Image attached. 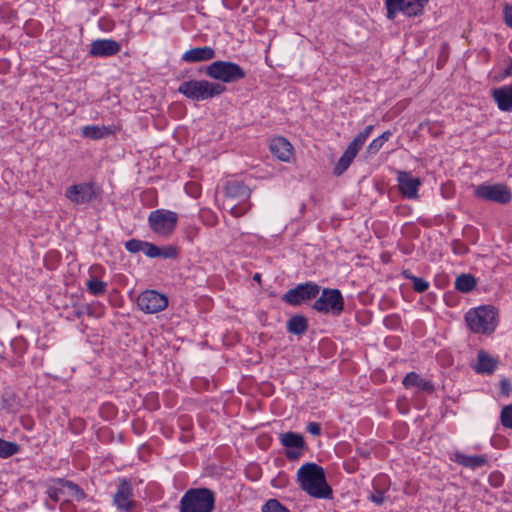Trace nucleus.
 I'll return each mask as SVG.
<instances>
[{
    "mask_svg": "<svg viewBox=\"0 0 512 512\" xmlns=\"http://www.w3.org/2000/svg\"><path fill=\"white\" fill-rule=\"evenodd\" d=\"M297 481L300 488L314 498L329 499L332 497V488L326 481L325 471L316 463L303 464L297 471Z\"/></svg>",
    "mask_w": 512,
    "mask_h": 512,
    "instance_id": "f257e3e1",
    "label": "nucleus"
},
{
    "mask_svg": "<svg viewBox=\"0 0 512 512\" xmlns=\"http://www.w3.org/2000/svg\"><path fill=\"white\" fill-rule=\"evenodd\" d=\"M226 86L208 80H186L181 82L178 92L192 101H205L223 94Z\"/></svg>",
    "mask_w": 512,
    "mask_h": 512,
    "instance_id": "f03ea898",
    "label": "nucleus"
},
{
    "mask_svg": "<svg viewBox=\"0 0 512 512\" xmlns=\"http://www.w3.org/2000/svg\"><path fill=\"white\" fill-rule=\"evenodd\" d=\"M215 507V493L208 488H191L180 500V512H212Z\"/></svg>",
    "mask_w": 512,
    "mask_h": 512,
    "instance_id": "7ed1b4c3",
    "label": "nucleus"
},
{
    "mask_svg": "<svg viewBox=\"0 0 512 512\" xmlns=\"http://www.w3.org/2000/svg\"><path fill=\"white\" fill-rule=\"evenodd\" d=\"M496 310L492 306H480L465 315L469 329L474 333L490 334L496 328Z\"/></svg>",
    "mask_w": 512,
    "mask_h": 512,
    "instance_id": "20e7f679",
    "label": "nucleus"
},
{
    "mask_svg": "<svg viewBox=\"0 0 512 512\" xmlns=\"http://www.w3.org/2000/svg\"><path fill=\"white\" fill-rule=\"evenodd\" d=\"M205 74L223 83L238 82L246 77L245 70L235 62L217 60L206 66Z\"/></svg>",
    "mask_w": 512,
    "mask_h": 512,
    "instance_id": "39448f33",
    "label": "nucleus"
},
{
    "mask_svg": "<svg viewBox=\"0 0 512 512\" xmlns=\"http://www.w3.org/2000/svg\"><path fill=\"white\" fill-rule=\"evenodd\" d=\"M311 307L319 313L337 317L344 311V298L339 289L323 288Z\"/></svg>",
    "mask_w": 512,
    "mask_h": 512,
    "instance_id": "423d86ee",
    "label": "nucleus"
},
{
    "mask_svg": "<svg viewBox=\"0 0 512 512\" xmlns=\"http://www.w3.org/2000/svg\"><path fill=\"white\" fill-rule=\"evenodd\" d=\"M177 222V213L165 209L154 210L148 217L150 229L160 236L171 235L176 228Z\"/></svg>",
    "mask_w": 512,
    "mask_h": 512,
    "instance_id": "0eeeda50",
    "label": "nucleus"
},
{
    "mask_svg": "<svg viewBox=\"0 0 512 512\" xmlns=\"http://www.w3.org/2000/svg\"><path fill=\"white\" fill-rule=\"evenodd\" d=\"M320 290L321 287L317 283L308 281L287 290L281 299L291 306H299L302 303L315 299L319 295Z\"/></svg>",
    "mask_w": 512,
    "mask_h": 512,
    "instance_id": "6e6552de",
    "label": "nucleus"
},
{
    "mask_svg": "<svg viewBox=\"0 0 512 512\" xmlns=\"http://www.w3.org/2000/svg\"><path fill=\"white\" fill-rule=\"evenodd\" d=\"M475 196L479 199L495 202L501 205L508 204L512 199L510 189L507 185L502 183L480 184L475 189Z\"/></svg>",
    "mask_w": 512,
    "mask_h": 512,
    "instance_id": "1a4fd4ad",
    "label": "nucleus"
},
{
    "mask_svg": "<svg viewBox=\"0 0 512 512\" xmlns=\"http://www.w3.org/2000/svg\"><path fill=\"white\" fill-rule=\"evenodd\" d=\"M279 441L285 447V455L289 460L299 459L307 450L304 437L296 432L288 431L279 435Z\"/></svg>",
    "mask_w": 512,
    "mask_h": 512,
    "instance_id": "9d476101",
    "label": "nucleus"
},
{
    "mask_svg": "<svg viewBox=\"0 0 512 512\" xmlns=\"http://www.w3.org/2000/svg\"><path fill=\"white\" fill-rule=\"evenodd\" d=\"M137 305L143 312L147 314H154L167 307L168 299L164 294L155 290H147L139 295Z\"/></svg>",
    "mask_w": 512,
    "mask_h": 512,
    "instance_id": "9b49d317",
    "label": "nucleus"
},
{
    "mask_svg": "<svg viewBox=\"0 0 512 512\" xmlns=\"http://www.w3.org/2000/svg\"><path fill=\"white\" fill-rule=\"evenodd\" d=\"M113 504L120 512H131L136 505L133 499V488L129 480L122 478L113 495Z\"/></svg>",
    "mask_w": 512,
    "mask_h": 512,
    "instance_id": "f8f14e48",
    "label": "nucleus"
},
{
    "mask_svg": "<svg viewBox=\"0 0 512 512\" xmlns=\"http://www.w3.org/2000/svg\"><path fill=\"white\" fill-rule=\"evenodd\" d=\"M65 196L73 204H88L96 197L94 184L92 182H84L71 185L66 189Z\"/></svg>",
    "mask_w": 512,
    "mask_h": 512,
    "instance_id": "ddd939ff",
    "label": "nucleus"
},
{
    "mask_svg": "<svg viewBox=\"0 0 512 512\" xmlns=\"http://www.w3.org/2000/svg\"><path fill=\"white\" fill-rule=\"evenodd\" d=\"M397 183L400 194L407 199H417L422 184L419 177H414L409 171L397 172Z\"/></svg>",
    "mask_w": 512,
    "mask_h": 512,
    "instance_id": "4468645a",
    "label": "nucleus"
},
{
    "mask_svg": "<svg viewBox=\"0 0 512 512\" xmlns=\"http://www.w3.org/2000/svg\"><path fill=\"white\" fill-rule=\"evenodd\" d=\"M121 50L119 42L112 39H97L90 45L89 53L93 57H110Z\"/></svg>",
    "mask_w": 512,
    "mask_h": 512,
    "instance_id": "2eb2a0df",
    "label": "nucleus"
},
{
    "mask_svg": "<svg viewBox=\"0 0 512 512\" xmlns=\"http://www.w3.org/2000/svg\"><path fill=\"white\" fill-rule=\"evenodd\" d=\"M271 153L280 161L289 162L293 156V146L284 137H276L270 141Z\"/></svg>",
    "mask_w": 512,
    "mask_h": 512,
    "instance_id": "dca6fc26",
    "label": "nucleus"
},
{
    "mask_svg": "<svg viewBox=\"0 0 512 512\" xmlns=\"http://www.w3.org/2000/svg\"><path fill=\"white\" fill-rule=\"evenodd\" d=\"M226 197L235 202H245L251 196V189L240 181H230L225 186Z\"/></svg>",
    "mask_w": 512,
    "mask_h": 512,
    "instance_id": "f3484780",
    "label": "nucleus"
},
{
    "mask_svg": "<svg viewBox=\"0 0 512 512\" xmlns=\"http://www.w3.org/2000/svg\"><path fill=\"white\" fill-rule=\"evenodd\" d=\"M492 97L499 110L504 112L512 110V84L493 89Z\"/></svg>",
    "mask_w": 512,
    "mask_h": 512,
    "instance_id": "a211bd4d",
    "label": "nucleus"
},
{
    "mask_svg": "<svg viewBox=\"0 0 512 512\" xmlns=\"http://www.w3.org/2000/svg\"><path fill=\"white\" fill-rule=\"evenodd\" d=\"M215 57V50L210 46L195 47L182 55V60L187 63L209 61Z\"/></svg>",
    "mask_w": 512,
    "mask_h": 512,
    "instance_id": "6ab92c4d",
    "label": "nucleus"
},
{
    "mask_svg": "<svg viewBox=\"0 0 512 512\" xmlns=\"http://www.w3.org/2000/svg\"><path fill=\"white\" fill-rule=\"evenodd\" d=\"M402 384L407 389L415 387L420 391H425L428 393H431L434 390V385L432 382L421 378L416 372L408 373L404 377Z\"/></svg>",
    "mask_w": 512,
    "mask_h": 512,
    "instance_id": "aec40b11",
    "label": "nucleus"
},
{
    "mask_svg": "<svg viewBox=\"0 0 512 512\" xmlns=\"http://www.w3.org/2000/svg\"><path fill=\"white\" fill-rule=\"evenodd\" d=\"M454 462L457 464L475 470L487 463V457L485 455H466L460 452L455 453Z\"/></svg>",
    "mask_w": 512,
    "mask_h": 512,
    "instance_id": "412c9836",
    "label": "nucleus"
},
{
    "mask_svg": "<svg viewBox=\"0 0 512 512\" xmlns=\"http://www.w3.org/2000/svg\"><path fill=\"white\" fill-rule=\"evenodd\" d=\"M115 133V128L111 126L86 125L82 128V136L92 140L106 138Z\"/></svg>",
    "mask_w": 512,
    "mask_h": 512,
    "instance_id": "4be33fe9",
    "label": "nucleus"
},
{
    "mask_svg": "<svg viewBox=\"0 0 512 512\" xmlns=\"http://www.w3.org/2000/svg\"><path fill=\"white\" fill-rule=\"evenodd\" d=\"M496 360L484 351L478 353L477 364L474 370L478 374H492L496 368Z\"/></svg>",
    "mask_w": 512,
    "mask_h": 512,
    "instance_id": "5701e85b",
    "label": "nucleus"
},
{
    "mask_svg": "<svg viewBox=\"0 0 512 512\" xmlns=\"http://www.w3.org/2000/svg\"><path fill=\"white\" fill-rule=\"evenodd\" d=\"M308 329V322L304 316H292L287 322V331L294 335H302Z\"/></svg>",
    "mask_w": 512,
    "mask_h": 512,
    "instance_id": "b1692460",
    "label": "nucleus"
},
{
    "mask_svg": "<svg viewBox=\"0 0 512 512\" xmlns=\"http://www.w3.org/2000/svg\"><path fill=\"white\" fill-rule=\"evenodd\" d=\"M56 483L64 487L67 490V494L73 497L77 501H81L85 498L86 494L76 483L66 480L64 478H56Z\"/></svg>",
    "mask_w": 512,
    "mask_h": 512,
    "instance_id": "393cba45",
    "label": "nucleus"
},
{
    "mask_svg": "<svg viewBox=\"0 0 512 512\" xmlns=\"http://www.w3.org/2000/svg\"><path fill=\"white\" fill-rule=\"evenodd\" d=\"M454 286L462 293H469L475 288L476 279L471 274H462L456 278Z\"/></svg>",
    "mask_w": 512,
    "mask_h": 512,
    "instance_id": "a878e982",
    "label": "nucleus"
},
{
    "mask_svg": "<svg viewBox=\"0 0 512 512\" xmlns=\"http://www.w3.org/2000/svg\"><path fill=\"white\" fill-rule=\"evenodd\" d=\"M428 2H420V1H404L399 12H402L404 15L408 17L419 16L423 13L424 7Z\"/></svg>",
    "mask_w": 512,
    "mask_h": 512,
    "instance_id": "bb28decb",
    "label": "nucleus"
},
{
    "mask_svg": "<svg viewBox=\"0 0 512 512\" xmlns=\"http://www.w3.org/2000/svg\"><path fill=\"white\" fill-rule=\"evenodd\" d=\"M2 407L7 412L15 413L20 407L16 394L12 391H5L2 395Z\"/></svg>",
    "mask_w": 512,
    "mask_h": 512,
    "instance_id": "cd10ccee",
    "label": "nucleus"
},
{
    "mask_svg": "<svg viewBox=\"0 0 512 512\" xmlns=\"http://www.w3.org/2000/svg\"><path fill=\"white\" fill-rule=\"evenodd\" d=\"M355 157L356 155L346 149L334 167V174L336 176L343 174L349 168Z\"/></svg>",
    "mask_w": 512,
    "mask_h": 512,
    "instance_id": "c85d7f7f",
    "label": "nucleus"
},
{
    "mask_svg": "<svg viewBox=\"0 0 512 512\" xmlns=\"http://www.w3.org/2000/svg\"><path fill=\"white\" fill-rule=\"evenodd\" d=\"M402 275L405 279L412 282V286L415 292L423 293L428 290L429 283L425 279L412 275L408 270H404Z\"/></svg>",
    "mask_w": 512,
    "mask_h": 512,
    "instance_id": "c756f323",
    "label": "nucleus"
},
{
    "mask_svg": "<svg viewBox=\"0 0 512 512\" xmlns=\"http://www.w3.org/2000/svg\"><path fill=\"white\" fill-rule=\"evenodd\" d=\"M392 136L391 131L383 132L379 137L375 138L367 147V154L375 155L382 148L384 143L390 139Z\"/></svg>",
    "mask_w": 512,
    "mask_h": 512,
    "instance_id": "7c9ffc66",
    "label": "nucleus"
},
{
    "mask_svg": "<svg viewBox=\"0 0 512 512\" xmlns=\"http://www.w3.org/2000/svg\"><path fill=\"white\" fill-rule=\"evenodd\" d=\"M20 451V446L11 441L4 440L0 438V457L1 458H8L15 454H17Z\"/></svg>",
    "mask_w": 512,
    "mask_h": 512,
    "instance_id": "2f4dec72",
    "label": "nucleus"
},
{
    "mask_svg": "<svg viewBox=\"0 0 512 512\" xmlns=\"http://www.w3.org/2000/svg\"><path fill=\"white\" fill-rule=\"evenodd\" d=\"M46 494L55 503L60 500V496L64 494V487L56 483V478L47 484Z\"/></svg>",
    "mask_w": 512,
    "mask_h": 512,
    "instance_id": "473e14b6",
    "label": "nucleus"
},
{
    "mask_svg": "<svg viewBox=\"0 0 512 512\" xmlns=\"http://www.w3.org/2000/svg\"><path fill=\"white\" fill-rule=\"evenodd\" d=\"M107 284L97 278H90L87 281V290L94 296H99L105 293Z\"/></svg>",
    "mask_w": 512,
    "mask_h": 512,
    "instance_id": "72a5a7b5",
    "label": "nucleus"
},
{
    "mask_svg": "<svg viewBox=\"0 0 512 512\" xmlns=\"http://www.w3.org/2000/svg\"><path fill=\"white\" fill-rule=\"evenodd\" d=\"M405 0H385V6L387 10V18L393 20L396 14L401 9Z\"/></svg>",
    "mask_w": 512,
    "mask_h": 512,
    "instance_id": "f704fd0d",
    "label": "nucleus"
},
{
    "mask_svg": "<svg viewBox=\"0 0 512 512\" xmlns=\"http://www.w3.org/2000/svg\"><path fill=\"white\" fill-rule=\"evenodd\" d=\"M228 205H229L230 214L234 217L243 216L250 210V208L252 206V204L250 202L244 203V204L242 202H237V203L228 204Z\"/></svg>",
    "mask_w": 512,
    "mask_h": 512,
    "instance_id": "c9c22d12",
    "label": "nucleus"
},
{
    "mask_svg": "<svg viewBox=\"0 0 512 512\" xmlns=\"http://www.w3.org/2000/svg\"><path fill=\"white\" fill-rule=\"evenodd\" d=\"M262 512H290L277 499H269L263 506Z\"/></svg>",
    "mask_w": 512,
    "mask_h": 512,
    "instance_id": "e433bc0d",
    "label": "nucleus"
},
{
    "mask_svg": "<svg viewBox=\"0 0 512 512\" xmlns=\"http://www.w3.org/2000/svg\"><path fill=\"white\" fill-rule=\"evenodd\" d=\"M500 418L504 427L512 429V404L502 409Z\"/></svg>",
    "mask_w": 512,
    "mask_h": 512,
    "instance_id": "4c0bfd02",
    "label": "nucleus"
},
{
    "mask_svg": "<svg viewBox=\"0 0 512 512\" xmlns=\"http://www.w3.org/2000/svg\"><path fill=\"white\" fill-rule=\"evenodd\" d=\"M366 140L367 139H365L360 133H358L346 149L353 153L354 155H357L358 151L366 142Z\"/></svg>",
    "mask_w": 512,
    "mask_h": 512,
    "instance_id": "58836bf2",
    "label": "nucleus"
},
{
    "mask_svg": "<svg viewBox=\"0 0 512 512\" xmlns=\"http://www.w3.org/2000/svg\"><path fill=\"white\" fill-rule=\"evenodd\" d=\"M144 241L139 239H130L125 242V248L130 253H138L143 250Z\"/></svg>",
    "mask_w": 512,
    "mask_h": 512,
    "instance_id": "ea45409f",
    "label": "nucleus"
},
{
    "mask_svg": "<svg viewBox=\"0 0 512 512\" xmlns=\"http://www.w3.org/2000/svg\"><path fill=\"white\" fill-rule=\"evenodd\" d=\"M178 250L174 246L159 247L158 258L173 259L177 256Z\"/></svg>",
    "mask_w": 512,
    "mask_h": 512,
    "instance_id": "a19ab883",
    "label": "nucleus"
},
{
    "mask_svg": "<svg viewBox=\"0 0 512 512\" xmlns=\"http://www.w3.org/2000/svg\"><path fill=\"white\" fill-rule=\"evenodd\" d=\"M159 247L153 243L144 241L142 253L150 258H158Z\"/></svg>",
    "mask_w": 512,
    "mask_h": 512,
    "instance_id": "79ce46f5",
    "label": "nucleus"
},
{
    "mask_svg": "<svg viewBox=\"0 0 512 512\" xmlns=\"http://www.w3.org/2000/svg\"><path fill=\"white\" fill-rule=\"evenodd\" d=\"M374 504L380 506L385 501V494L382 490L376 489L375 492L371 493L368 497Z\"/></svg>",
    "mask_w": 512,
    "mask_h": 512,
    "instance_id": "37998d69",
    "label": "nucleus"
},
{
    "mask_svg": "<svg viewBox=\"0 0 512 512\" xmlns=\"http://www.w3.org/2000/svg\"><path fill=\"white\" fill-rule=\"evenodd\" d=\"M503 20L504 23L512 29V6L505 4L503 7Z\"/></svg>",
    "mask_w": 512,
    "mask_h": 512,
    "instance_id": "c03bdc74",
    "label": "nucleus"
},
{
    "mask_svg": "<svg viewBox=\"0 0 512 512\" xmlns=\"http://www.w3.org/2000/svg\"><path fill=\"white\" fill-rule=\"evenodd\" d=\"M11 347L17 354H22L25 349V342L22 338H14L11 341Z\"/></svg>",
    "mask_w": 512,
    "mask_h": 512,
    "instance_id": "a18cd8bd",
    "label": "nucleus"
},
{
    "mask_svg": "<svg viewBox=\"0 0 512 512\" xmlns=\"http://www.w3.org/2000/svg\"><path fill=\"white\" fill-rule=\"evenodd\" d=\"M306 430L313 436H319L322 432L321 425L317 422H309Z\"/></svg>",
    "mask_w": 512,
    "mask_h": 512,
    "instance_id": "49530a36",
    "label": "nucleus"
},
{
    "mask_svg": "<svg viewBox=\"0 0 512 512\" xmlns=\"http://www.w3.org/2000/svg\"><path fill=\"white\" fill-rule=\"evenodd\" d=\"M453 250L457 254H465V253H467L468 248L465 245H463L462 243H460L459 241H455L453 243Z\"/></svg>",
    "mask_w": 512,
    "mask_h": 512,
    "instance_id": "de8ad7c7",
    "label": "nucleus"
},
{
    "mask_svg": "<svg viewBox=\"0 0 512 512\" xmlns=\"http://www.w3.org/2000/svg\"><path fill=\"white\" fill-rule=\"evenodd\" d=\"M356 454L363 459H368L371 455V451L367 447H358L356 449Z\"/></svg>",
    "mask_w": 512,
    "mask_h": 512,
    "instance_id": "09e8293b",
    "label": "nucleus"
},
{
    "mask_svg": "<svg viewBox=\"0 0 512 512\" xmlns=\"http://www.w3.org/2000/svg\"><path fill=\"white\" fill-rule=\"evenodd\" d=\"M374 129V126L373 125H368L367 127H365V129L361 132H359L365 139H367L369 137V135L371 134V132L373 131Z\"/></svg>",
    "mask_w": 512,
    "mask_h": 512,
    "instance_id": "8fccbe9b",
    "label": "nucleus"
},
{
    "mask_svg": "<svg viewBox=\"0 0 512 512\" xmlns=\"http://www.w3.org/2000/svg\"><path fill=\"white\" fill-rule=\"evenodd\" d=\"M83 313H84V312H83V310H77V311L75 312V315H76L78 318H80V317L83 315Z\"/></svg>",
    "mask_w": 512,
    "mask_h": 512,
    "instance_id": "3c124183",
    "label": "nucleus"
},
{
    "mask_svg": "<svg viewBox=\"0 0 512 512\" xmlns=\"http://www.w3.org/2000/svg\"><path fill=\"white\" fill-rule=\"evenodd\" d=\"M507 385H509V382L507 380H503L502 381V389L504 390L505 388H507Z\"/></svg>",
    "mask_w": 512,
    "mask_h": 512,
    "instance_id": "603ef678",
    "label": "nucleus"
},
{
    "mask_svg": "<svg viewBox=\"0 0 512 512\" xmlns=\"http://www.w3.org/2000/svg\"><path fill=\"white\" fill-rule=\"evenodd\" d=\"M254 280L259 281V280H260V275H259V274H256V275L254 276Z\"/></svg>",
    "mask_w": 512,
    "mask_h": 512,
    "instance_id": "864d4df0",
    "label": "nucleus"
},
{
    "mask_svg": "<svg viewBox=\"0 0 512 512\" xmlns=\"http://www.w3.org/2000/svg\"><path fill=\"white\" fill-rule=\"evenodd\" d=\"M86 313H87L88 315H92V312H91V310H90V307H87Z\"/></svg>",
    "mask_w": 512,
    "mask_h": 512,
    "instance_id": "5fc2aeb1",
    "label": "nucleus"
}]
</instances>
